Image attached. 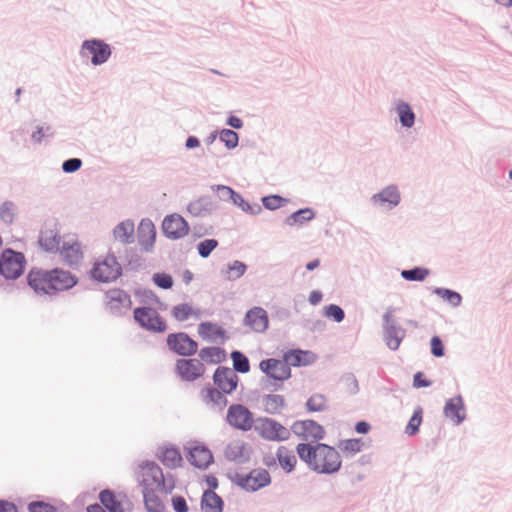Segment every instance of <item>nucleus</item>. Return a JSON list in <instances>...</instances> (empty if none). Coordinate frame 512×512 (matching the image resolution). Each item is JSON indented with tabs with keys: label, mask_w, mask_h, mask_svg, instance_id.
<instances>
[{
	"label": "nucleus",
	"mask_w": 512,
	"mask_h": 512,
	"mask_svg": "<svg viewBox=\"0 0 512 512\" xmlns=\"http://www.w3.org/2000/svg\"><path fill=\"white\" fill-rule=\"evenodd\" d=\"M297 454L307 466L321 474H333L337 472L342 465L339 452L332 446L318 443L311 445L308 443H299L296 446Z\"/></svg>",
	"instance_id": "obj_1"
},
{
	"label": "nucleus",
	"mask_w": 512,
	"mask_h": 512,
	"mask_svg": "<svg viewBox=\"0 0 512 512\" xmlns=\"http://www.w3.org/2000/svg\"><path fill=\"white\" fill-rule=\"evenodd\" d=\"M137 480L142 486V492L147 490H164V493H170L175 483L169 478H165L162 469L154 462H143L137 468Z\"/></svg>",
	"instance_id": "obj_2"
},
{
	"label": "nucleus",
	"mask_w": 512,
	"mask_h": 512,
	"mask_svg": "<svg viewBox=\"0 0 512 512\" xmlns=\"http://www.w3.org/2000/svg\"><path fill=\"white\" fill-rule=\"evenodd\" d=\"M121 274V264L116 256L110 253L99 256L90 270L91 278L102 283L115 281Z\"/></svg>",
	"instance_id": "obj_3"
},
{
	"label": "nucleus",
	"mask_w": 512,
	"mask_h": 512,
	"mask_svg": "<svg viewBox=\"0 0 512 512\" xmlns=\"http://www.w3.org/2000/svg\"><path fill=\"white\" fill-rule=\"evenodd\" d=\"M254 430L261 438L272 442L286 441L291 436L290 429L267 417L258 418L254 424Z\"/></svg>",
	"instance_id": "obj_4"
},
{
	"label": "nucleus",
	"mask_w": 512,
	"mask_h": 512,
	"mask_svg": "<svg viewBox=\"0 0 512 512\" xmlns=\"http://www.w3.org/2000/svg\"><path fill=\"white\" fill-rule=\"evenodd\" d=\"M25 257L12 249L3 251L0 258V273L7 279H16L24 271Z\"/></svg>",
	"instance_id": "obj_5"
},
{
	"label": "nucleus",
	"mask_w": 512,
	"mask_h": 512,
	"mask_svg": "<svg viewBox=\"0 0 512 512\" xmlns=\"http://www.w3.org/2000/svg\"><path fill=\"white\" fill-rule=\"evenodd\" d=\"M103 304L105 309L113 315H122L132 307V300L128 293L119 288H112L105 292Z\"/></svg>",
	"instance_id": "obj_6"
},
{
	"label": "nucleus",
	"mask_w": 512,
	"mask_h": 512,
	"mask_svg": "<svg viewBox=\"0 0 512 512\" xmlns=\"http://www.w3.org/2000/svg\"><path fill=\"white\" fill-rule=\"evenodd\" d=\"M291 431L302 440L312 442L324 439L326 434L323 426L311 419L295 421L291 425Z\"/></svg>",
	"instance_id": "obj_7"
},
{
	"label": "nucleus",
	"mask_w": 512,
	"mask_h": 512,
	"mask_svg": "<svg viewBox=\"0 0 512 512\" xmlns=\"http://www.w3.org/2000/svg\"><path fill=\"white\" fill-rule=\"evenodd\" d=\"M133 314L134 320L144 329L154 332H164L166 330L165 321L151 307H138Z\"/></svg>",
	"instance_id": "obj_8"
},
{
	"label": "nucleus",
	"mask_w": 512,
	"mask_h": 512,
	"mask_svg": "<svg viewBox=\"0 0 512 512\" xmlns=\"http://www.w3.org/2000/svg\"><path fill=\"white\" fill-rule=\"evenodd\" d=\"M81 54L83 57H90L94 65H100L109 59L111 49L108 44L101 40H86L82 44Z\"/></svg>",
	"instance_id": "obj_9"
},
{
	"label": "nucleus",
	"mask_w": 512,
	"mask_h": 512,
	"mask_svg": "<svg viewBox=\"0 0 512 512\" xmlns=\"http://www.w3.org/2000/svg\"><path fill=\"white\" fill-rule=\"evenodd\" d=\"M226 419L231 426L242 431H248L254 426L253 414L241 404L231 405Z\"/></svg>",
	"instance_id": "obj_10"
},
{
	"label": "nucleus",
	"mask_w": 512,
	"mask_h": 512,
	"mask_svg": "<svg viewBox=\"0 0 512 512\" xmlns=\"http://www.w3.org/2000/svg\"><path fill=\"white\" fill-rule=\"evenodd\" d=\"M175 371L183 381L192 382L204 375L205 366L198 359H179L176 362Z\"/></svg>",
	"instance_id": "obj_11"
},
{
	"label": "nucleus",
	"mask_w": 512,
	"mask_h": 512,
	"mask_svg": "<svg viewBox=\"0 0 512 512\" xmlns=\"http://www.w3.org/2000/svg\"><path fill=\"white\" fill-rule=\"evenodd\" d=\"M167 345L170 350L181 356H191L196 353L198 344L185 333L169 334Z\"/></svg>",
	"instance_id": "obj_12"
},
{
	"label": "nucleus",
	"mask_w": 512,
	"mask_h": 512,
	"mask_svg": "<svg viewBox=\"0 0 512 512\" xmlns=\"http://www.w3.org/2000/svg\"><path fill=\"white\" fill-rule=\"evenodd\" d=\"M162 230L167 238L180 239L188 234L189 225L179 214H171L164 218Z\"/></svg>",
	"instance_id": "obj_13"
},
{
	"label": "nucleus",
	"mask_w": 512,
	"mask_h": 512,
	"mask_svg": "<svg viewBox=\"0 0 512 512\" xmlns=\"http://www.w3.org/2000/svg\"><path fill=\"white\" fill-rule=\"evenodd\" d=\"M29 286L38 294H53L51 270L32 269L27 276Z\"/></svg>",
	"instance_id": "obj_14"
},
{
	"label": "nucleus",
	"mask_w": 512,
	"mask_h": 512,
	"mask_svg": "<svg viewBox=\"0 0 512 512\" xmlns=\"http://www.w3.org/2000/svg\"><path fill=\"white\" fill-rule=\"evenodd\" d=\"M259 367L263 373L275 380L284 381L291 376L290 367L283 360L274 358L262 360Z\"/></svg>",
	"instance_id": "obj_15"
},
{
	"label": "nucleus",
	"mask_w": 512,
	"mask_h": 512,
	"mask_svg": "<svg viewBox=\"0 0 512 512\" xmlns=\"http://www.w3.org/2000/svg\"><path fill=\"white\" fill-rule=\"evenodd\" d=\"M244 325L253 332H265L269 326V318L266 310L258 306L248 310L244 318Z\"/></svg>",
	"instance_id": "obj_16"
},
{
	"label": "nucleus",
	"mask_w": 512,
	"mask_h": 512,
	"mask_svg": "<svg viewBox=\"0 0 512 512\" xmlns=\"http://www.w3.org/2000/svg\"><path fill=\"white\" fill-rule=\"evenodd\" d=\"M214 384L225 394L232 393L238 382L235 372L228 367H218L213 376Z\"/></svg>",
	"instance_id": "obj_17"
},
{
	"label": "nucleus",
	"mask_w": 512,
	"mask_h": 512,
	"mask_svg": "<svg viewBox=\"0 0 512 512\" xmlns=\"http://www.w3.org/2000/svg\"><path fill=\"white\" fill-rule=\"evenodd\" d=\"M393 312V309H388L384 314V328L387 345L396 350L400 346L403 331L396 327Z\"/></svg>",
	"instance_id": "obj_18"
},
{
	"label": "nucleus",
	"mask_w": 512,
	"mask_h": 512,
	"mask_svg": "<svg viewBox=\"0 0 512 512\" xmlns=\"http://www.w3.org/2000/svg\"><path fill=\"white\" fill-rule=\"evenodd\" d=\"M271 481L270 474L265 469H254L241 479V486L250 491H256L267 486Z\"/></svg>",
	"instance_id": "obj_19"
},
{
	"label": "nucleus",
	"mask_w": 512,
	"mask_h": 512,
	"mask_svg": "<svg viewBox=\"0 0 512 512\" xmlns=\"http://www.w3.org/2000/svg\"><path fill=\"white\" fill-rule=\"evenodd\" d=\"M57 251L69 265L78 264L83 258L80 244L74 237L64 240Z\"/></svg>",
	"instance_id": "obj_20"
},
{
	"label": "nucleus",
	"mask_w": 512,
	"mask_h": 512,
	"mask_svg": "<svg viewBox=\"0 0 512 512\" xmlns=\"http://www.w3.org/2000/svg\"><path fill=\"white\" fill-rule=\"evenodd\" d=\"M39 244L47 251H56L61 245L56 224L46 223L40 232Z\"/></svg>",
	"instance_id": "obj_21"
},
{
	"label": "nucleus",
	"mask_w": 512,
	"mask_h": 512,
	"mask_svg": "<svg viewBox=\"0 0 512 512\" xmlns=\"http://www.w3.org/2000/svg\"><path fill=\"white\" fill-rule=\"evenodd\" d=\"M51 280L53 293L70 289L77 283L74 275L62 269L51 270Z\"/></svg>",
	"instance_id": "obj_22"
},
{
	"label": "nucleus",
	"mask_w": 512,
	"mask_h": 512,
	"mask_svg": "<svg viewBox=\"0 0 512 512\" xmlns=\"http://www.w3.org/2000/svg\"><path fill=\"white\" fill-rule=\"evenodd\" d=\"M156 238V230L150 219H142L138 226V242L143 249H150Z\"/></svg>",
	"instance_id": "obj_23"
},
{
	"label": "nucleus",
	"mask_w": 512,
	"mask_h": 512,
	"mask_svg": "<svg viewBox=\"0 0 512 512\" xmlns=\"http://www.w3.org/2000/svg\"><path fill=\"white\" fill-rule=\"evenodd\" d=\"M189 462L200 469L207 468L213 461L211 451L201 445L192 447L188 456Z\"/></svg>",
	"instance_id": "obj_24"
},
{
	"label": "nucleus",
	"mask_w": 512,
	"mask_h": 512,
	"mask_svg": "<svg viewBox=\"0 0 512 512\" xmlns=\"http://www.w3.org/2000/svg\"><path fill=\"white\" fill-rule=\"evenodd\" d=\"M445 416L455 424H460L465 418L464 403L460 396L449 399L444 408Z\"/></svg>",
	"instance_id": "obj_25"
},
{
	"label": "nucleus",
	"mask_w": 512,
	"mask_h": 512,
	"mask_svg": "<svg viewBox=\"0 0 512 512\" xmlns=\"http://www.w3.org/2000/svg\"><path fill=\"white\" fill-rule=\"evenodd\" d=\"M199 336L207 341L223 340L225 338L224 329L216 323L203 322L198 326Z\"/></svg>",
	"instance_id": "obj_26"
},
{
	"label": "nucleus",
	"mask_w": 512,
	"mask_h": 512,
	"mask_svg": "<svg viewBox=\"0 0 512 512\" xmlns=\"http://www.w3.org/2000/svg\"><path fill=\"white\" fill-rule=\"evenodd\" d=\"M276 457L280 467L286 471L291 472L297 464V458L294 451L287 446H279L276 452Z\"/></svg>",
	"instance_id": "obj_27"
},
{
	"label": "nucleus",
	"mask_w": 512,
	"mask_h": 512,
	"mask_svg": "<svg viewBox=\"0 0 512 512\" xmlns=\"http://www.w3.org/2000/svg\"><path fill=\"white\" fill-rule=\"evenodd\" d=\"M164 490L143 491L144 504L148 512H164L165 505L159 496Z\"/></svg>",
	"instance_id": "obj_28"
},
{
	"label": "nucleus",
	"mask_w": 512,
	"mask_h": 512,
	"mask_svg": "<svg viewBox=\"0 0 512 512\" xmlns=\"http://www.w3.org/2000/svg\"><path fill=\"white\" fill-rule=\"evenodd\" d=\"M158 458L165 466L171 468L180 466L182 462V456L179 450L174 447L161 448Z\"/></svg>",
	"instance_id": "obj_29"
},
{
	"label": "nucleus",
	"mask_w": 512,
	"mask_h": 512,
	"mask_svg": "<svg viewBox=\"0 0 512 512\" xmlns=\"http://www.w3.org/2000/svg\"><path fill=\"white\" fill-rule=\"evenodd\" d=\"M222 499L213 491L204 492L201 501V509L203 512H222Z\"/></svg>",
	"instance_id": "obj_30"
},
{
	"label": "nucleus",
	"mask_w": 512,
	"mask_h": 512,
	"mask_svg": "<svg viewBox=\"0 0 512 512\" xmlns=\"http://www.w3.org/2000/svg\"><path fill=\"white\" fill-rule=\"evenodd\" d=\"M312 360V354L302 350H290L284 354L283 361L289 366L307 365Z\"/></svg>",
	"instance_id": "obj_31"
},
{
	"label": "nucleus",
	"mask_w": 512,
	"mask_h": 512,
	"mask_svg": "<svg viewBox=\"0 0 512 512\" xmlns=\"http://www.w3.org/2000/svg\"><path fill=\"white\" fill-rule=\"evenodd\" d=\"M134 231V223L131 220H125L115 227L113 234L116 240L122 243H130L133 240Z\"/></svg>",
	"instance_id": "obj_32"
},
{
	"label": "nucleus",
	"mask_w": 512,
	"mask_h": 512,
	"mask_svg": "<svg viewBox=\"0 0 512 512\" xmlns=\"http://www.w3.org/2000/svg\"><path fill=\"white\" fill-rule=\"evenodd\" d=\"M171 314L179 322L189 320L190 318L198 319L200 317L199 311L188 303H181L174 306L171 310Z\"/></svg>",
	"instance_id": "obj_33"
},
{
	"label": "nucleus",
	"mask_w": 512,
	"mask_h": 512,
	"mask_svg": "<svg viewBox=\"0 0 512 512\" xmlns=\"http://www.w3.org/2000/svg\"><path fill=\"white\" fill-rule=\"evenodd\" d=\"M200 361L209 363V364H219L226 359V353L223 349L219 347H206L201 349L200 353Z\"/></svg>",
	"instance_id": "obj_34"
},
{
	"label": "nucleus",
	"mask_w": 512,
	"mask_h": 512,
	"mask_svg": "<svg viewBox=\"0 0 512 512\" xmlns=\"http://www.w3.org/2000/svg\"><path fill=\"white\" fill-rule=\"evenodd\" d=\"M262 404L265 412L269 414H278L283 410L285 400L281 395L270 394L263 398Z\"/></svg>",
	"instance_id": "obj_35"
},
{
	"label": "nucleus",
	"mask_w": 512,
	"mask_h": 512,
	"mask_svg": "<svg viewBox=\"0 0 512 512\" xmlns=\"http://www.w3.org/2000/svg\"><path fill=\"white\" fill-rule=\"evenodd\" d=\"M100 501L109 512H124L122 502L110 490H104L100 493Z\"/></svg>",
	"instance_id": "obj_36"
},
{
	"label": "nucleus",
	"mask_w": 512,
	"mask_h": 512,
	"mask_svg": "<svg viewBox=\"0 0 512 512\" xmlns=\"http://www.w3.org/2000/svg\"><path fill=\"white\" fill-rule=\"evenodd\" d=\"M202 399L206 405H211V406L222 407V406H225L226 402H227V399L225 398L223 393H221L220 391H218L217 389H214L212 387L203 389Z\"/></svg>",
	"instance_id": "obj_37"
},
{
	"label": "nucleus",
	"mask_w": 512,
	"mask_h": 512,
	"mask_svg": "<svg viewBox=\"0 0 512 512\" xmlns=\"http://www.w3.org/2000/svg\"><path fill=\"white\" fill-rule=\"evenodd\" d=\"M364 442L361 439H347L339 444V448L346 456H353L362 451Z\"/></svg>",
	"instance_id": "obj_38"
},
{
	"label": "nucleus",
	"mask_w": 512,
	"mask_h": 512,
	"mask_svg": "<svg viewBox=\"0 0 512 512\" xmlns=\"http://www.w3.org/2000/svg\"><path fill=\"white\" fill-rule=\"evenodd\" d=\"M397 112L400 122L405 127H411L414 124L415 116L410 106L407 103H399L397 105Z\"/></svg>",
	"instance_id": "obj_39"
},
{
	"label": "nucleus",
	"mask_w": 512,
	"mask_h": 512,
	"mask_svg": "<svg viewBox=\"0 0 512 512\" xmlns=\"http://www.w3.org/2000/svg\"><path fill=\"white\" fill-rule=\"evenodd\" d=\"M17 215V208L12 202H4L0 207V219L6 223L11 224Z\"/></svg>",
	"instance_id": "obj_40"
},
{
	"label": "nucleus",
	"mask_w": 512,
	"mask_h": 512,
	"mask_svg": "<svg viewBox=\"0 0 512 512\" xmlns=\"http://www.w3.org/2000/svg\"><path fill=\"white\" fill-rule=\"evenodd\" d=\"M326 405H327V399L322 394L312 395L306 403V407H307L308 411H310V412L323 411L326 408Z\"/></svg>",
	"instance_id": "obj_41"
},
{
	"label": "nucleus",
	"mask_w": 512,
	"mask_h": 512,
	"mask_svg": "<svg viewBox=\"0 0 512 512\" xmlns=\"http://www.w3.org/2000/svg\"><path fill=\"white\" fill-rule=\"evenodd\" d=\"M233 360V367L240 373H247L250 369L248 358L239 351H234L231 354Z\"/></svg>",
	"instance_id": "obj_42"
},
{
	"label": "nucleus",
	"mask_w": 512,
	"mask_h": 512,
	"mask_svg": "<svg viewBox=\"0 0 512 512\" xmlns=\"http://www.w3.org/2000/svg\"><path fill=\"white\" fill-rule=\"evenodd\" d=\"M246 269L247 267L243 262L236 260L228 266L226 278L228 280H236L244 275Z\"/></svg>",
	"instance_id": "obj_43"
},
{
	"label": "nucleus",
	"mask_w": 512,
	"mask_h": 512,
	"mask_svg": "<svg viewBox=\"0 0 512 512\" xmlns=\"http://www.w3.org/2000/svg\"><path fill=\"white\" fill-rule=\"evenodd\" d=\"M399 201V194H387V197H385V194H374L372 197V202L375 205L384 206L385 203H388L389 208L397 205Z\"/></svg>",
	"instance_id": "obj_44"
},
{
	"label": "nucleus",
	"mask_w": 512,
	"mask_h": 512,
	"mask_svg": "<svg viewBox=\"0 0 512 512\" xmlns=\"http://www.w3.org/2000/svg\"><path fill=\"white\" fill-rule=\"evenodd\" d=\"M220 140L228 149H233L238 145V134L230 129H223L220 132Z\"/></svg>",
	"instance_id": "obj_45"
},
{
	"label": "nucleus",
	"mask_w": 512,
	"mask_h": 512,
	"mask_svg": "<svg viewBox=\"0 0 512 512\" xmlns=\"http://www.w3.org/2000/svg\"><path fill=\"white\" fill-rule=\"evenodd\" d=\"M422 422V410L418 408L414 411L412 417L410 418L408 425L406 426L405 432L408 435H414L418 432L419 426Z\"/></svg>",
	"instance_id": "obj_46"
},
{
	"label": "nucleus",
	"mask_w": 512,
	"mask_h": 512,
	"mask_svg": "<svg viewBox=\"0 0 512 512\" xmlns=\"http://www.w3.org/2000/svg\"><path fill=\"white\" fill-rule=\"evenodd\" d=\"M428 274V270L422 268L403 270L401 272L402 277L409 281H423Z\"/></svg>",
	"instance_id": "obj_47"
},
{
	"label": "nucleus",
	"mask_w": 512,
	"mask_h": 512,
	"mask_svg": "<svg viewBox=\"0 0 512 512\" xmlns=\"http://www.w3.org/2000/svg\"><path fill=\"white\" fill-rule=\"evenodd\" d=\"M230 198L232 199V201L235 204L239 205L242 208V210H244V211L251 212V213H258L259 211H261V207L258 204L250 205L248 202H246L243 199L242 194H230Z\"/></svg>",
	"instance_id": "obj_48"
},
{
	"label": "nucleus",
	"mask_w": 512,
	"mask_h": 512,
	"mask_svg": "<svg viewBox=\"0 0 512 512\" xmlns=\"http://www.w3.org/2000/svg\"><path fill=\"white\" fill-rule=\"evenodd\" d=\"M218 246V241L215 239H206L198 244V252L201 257H208L211 252Z\"/></svg>",
	"instance_id": "obj_49"
},
{
	"label": "nucleus",
	"mask_w": 512,
	"mask_h": 512,
	"mask_svg": "<svg viewBox=\"0 0 512 512\" xmlns=\"http://www.w3.org/2000/svg\"><path fill=\"white\" fill-rule=\"evenodd\" d=\"M441 298L447 300L453 306H458L461 302V296L457 292L448 289H436L435 291Z\"/></svg>",
	"instance_id": "obj_50"
},
{
	"label": "nucleus",
	"mask_w": 512,
	"mask_h": 512,
	"mask_svg": "<svg viewBox=\"0 0 512 512\" xmlns=\"http://www.w3.org/2000/svg\"><path fill=\"white\" fill-rule=\"evenodd\" d=\"M324 315L328 318L333 319L336 322H341L345 316L342 308L335 304H331V305L325 307Z\"/></svg>",
	"instance_id": "obj_51"
},
{
	"label": "nucleus",
	"mask_w": 512,
	"mask_h": 512,
	"mask_svg": "<svg viewBox=\"0 0 512 512\" xmlns=\"http://www.w3.org/2000/svg\"><path fill=\"white\" fill-rule=\"evenodd\" d=\"M153 282L162 289H170L173 286V279L169 274L156 273L153 275Z\"/></svg>",
	"instance_id": "obj_52"
},
{
	"label": "nucleus",
	"mask_w": 512,
	"mask_h": 512,
	"mask_svg": "<svg viewBox=\"0 0 512 512\" xmlns=\"http://www.w3.org/2000/svg\"><path fill=\"white\" fill-rule=\"evenodd\" d=\"M262 202L266 208L276 209L282 206L284 199L278 194H271L269 196L263 197Z\"/></svg>",
	"instance_id": "obj_53"
},
{
	"label": "nucleus",
	"mask_w": 512,
	"mask_h": 512,
	"mask_svg": "<svg viewBox=\"0 0 512 512\" xmlns=\"http://www.w3.org/2000/svg\"><path fill=\"white\" fill-rule=\"evenodd\" d=\"M29 512H58L57 509L45 502H32L28 507Z\"/></svg>",
	"instance_id": "obj_54"
},
{
	"label": "nucleus",
	"mask_w": 512,
	"mask_h": 512,
	"mask_svg": "<svg viewBox=\"0 0 512 512\" xmlns=\"http://www.w3.org/2000/svg\"><path fill=\"white\" fill-rule=\"evenodd\" d=\"M313 217V211L309 208H306L293 213L291 219L294 221V223H302L303 221L311 220Z\"/></svg>",
	"instance_id": "obj_55"
},
{
	"label": "nucleus",
	"mask_w": 512,
	"mask_h": 512,
	"mask_svg": "<svg viewBox=\"0 0 512 512\" xmlns=\"http://www.w3.org/2000/svg\"><path fill=\"white\" fill-rule=\"evenodd\" d=\"M82 166V161L78 158H71L66 160L63 165L62 169L66 173H73L77 170H79Z\"/></svg>",
	"instance_id": "obj_56"
},
{
	"label": "nucleus",
	"mask_w": 512,
	"mask_h": 512,
	"mask_svg": "<svg viewBox=\"0 0 512 512\" xmlns=\"http://www.w3.org/2000/svg\"><path fill=\"white\" fill-rule=\"evenodd\" d=\"M431 352L436 357H442L444 355V347L439 337L434 336L431 339Z\"/></svg>",
	"instance_id": "obj_57"
},
{
	"label": "nucleus",
	"mask_w": 512,
	"mask_h": 512,
	"mask_svg": "<svg viewBox=\"0 0 512 512\" xmlns=\"http://www.w3.org/2000/svg\"><path fill=\"white\" fill-rule=\"evenodd\" d=\"M52 134V129L50 126L46 127H38L35 132L32 134V139L35 142H40L44 137Z\"/></svg>",
	"instance_id": "obj_58"
},
{
	"label": "nucleus",
	"mask_w": 512,
	"mask_h": 512,
	"mask_svg": "<svg viewBox=\"0 0 512 512\" xmlns=\"http://www.w3.org/2000/svg\"><path fill=\"white\" fill-rule=\"evenodd\" d=\"M172 505L176 512H187L188 506L186 500L181 496H176L172 498Z\"/></svg>",
	"instance_id": "obj_59"
},
{
	"label": "nucleus",
	"mask_w": 512,
	"mask_h": 512,
	"mask_svg": "<svg viewBox=\"0 0 512 512\" xmlns=\"http://www.w3.org/2000/svg\"><path fill=\"white\" fill-rule=\"evenodd\" d=\"M413 385H414V387H417V388L427 387L430 385V382H428L426 379H424L423 373L418 372L414 375Z\"/></svg>",
	"instance_id": "obj_60"
},
{
	"label": "nucleus",
	"mask_w": 512,
	"mask_h": 512,
	"mask_svg": "<svg viewBox=\"0 0 512 512\" xmlns=\"http://www.w3.org/2000/svg\"><path fill=\"white\" fill-rule=\"evenodd\" d=\"M0 512H18L17 507L8 501H0Z\"/></svg>",
	"instance_id": "obj_61"
},
{
	"label": "nucleus",
	"mask_w": 512,
	"mask_h": 512,
	"mask_svg": "<svg viewBox=\"0 0 512 512\" xmlns=\"http://www.w3.org/2000/svg\"><path fill=\"white\" fill-rule=\"evenodd\" d=\"M370 428H371L370 424L365 421H360L355 426L356 432L361 433V434L368 433L370 431Z\"/></svg>",
	"instance_id": "obj_62"
},
{
	"label": "nucleus",
	"mask_w": 512,
	"mask_h": 512,
	"mask_svg": "<svg viewBox=\"0 0 512 512\" xmlns=\"http://www.w3.org/2000/svg\"><path fill=\"white\" fill-rule=\"evenodd\" d=\"M322 300V294L319 291H312L309 295V301L311 304L316 305Z\"/></svg>",
	"instance_id": "obj_63"
},
{
	"label": "nucleus",
	"mask_w": 512,
	"mask_h": 512,
	"mask_svg": "<svg viewBox=\"0 0 512 512\" xmlns=\"http://www.w3.org/2000/svg\"><path fill=\"white\" fill-rule=\"evenodd\" d=\"M228 124L235 129H240L243 125L242 120L236 116H231L228 119Z\"/></svg>",
	"instance_id": "obj_64"
}]
</instances>
